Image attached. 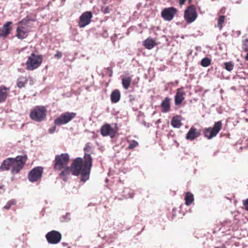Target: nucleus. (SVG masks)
I'll list each match as a JSON object with an SVG mask.
<instances>
[{
  "instance_id": "20",
  "label": "nucleus",
  "mask_w": 248,
  "mask_h": 248,
  "mask_svg": "<svg viewBox=\"0 0 248 248\" xmlns=\"http://www.w3.org/2000/svg\"><path fill=\"white\" fill-rule=\"evenodd\" d=\"M28 80V77L20 76L17 79L16 85L19 88H24L25 87Z\"/></svg>"
},
{
  "instance_id": "24",
  "label": "nucleus",
  "mask_w": 248,
  "mask_h": 248,
  "mask_svg": "<svg viewBox=\"0 0 248 248\" xmlns=\"http://www.w3.org/2000/svg\"><path fill=\"white\" fill-rule=\"evenodd\" d=\"M121 94L120 91L116 89L114 90L111 93L110 99L112 103H116L120 99Z\"/></svg>"
},
{
  "instance_id": "4",
  "label": "nucleus",
  "mask_w": 248,
  "mask_h": 248,
  "mask_svg": "<svg viewBox=\"0 0 248 248\" xmlns=\"http://www.w3.org/2000/svg\"><path fill=\"white\" fill-rule=\"evenodd\" d=\"M34 20V19H31L30 17L28 16L19 21L16 29V37L21 39L26 38L28 35V23L30 21Z\"/></svg>"
},
{
  "instance_id": "22",
  "label": "nucleus",
  "mask_w": 248,
  "mask_h": 248,
  "mask_svg": "<svg viewBox=\"0 0 248 248\" xmlns=\"http://www.w3.org/2000/svg\"><path fill=\"white\" fill-rule=\"evenodd\" d=\"M182 118L180 115H176L174 116L171 120V124L174 128H179L182 125L181 121Z\"/></svg>"
},
{
  "instance_id": "42",
  "label": "nucleus",
  "mask_w": 248,
  "mask_h": 248,
  "mask_svg": "<svg viewBox=\"0 0 248 248\" xmlns=\"http://www.w3.org/2000/svg\"><path fill=\"white\" fill-rule=\"evenodd\" d=\"M218 248V247H217V248Z\"/></svg>"
},
{
  "instance_id": "39",
  "label": "nucleus",
  "mask_w": 248,
  "mask_h": 248,
  "mask_svg": "<svg viewBox=\"0 0 248 248\" xmlns=\"http://www.w3.org/2000/svg\"><path fill=\"white\" fill-rule=\"evenodd\" d=\"M186 0H179V4L181 5L184 4Z\"/></svg>"
},
{
  "instance_id": "11",
  "label": "nucleus",
  "mask_w": 248,
  "mask_h": 248,
  "mask_svg": "<svg viewBox=\"0 0 248 248\" xmlns=\"http://www.w3.org/2000/svg\"><path fill=\"white\" fill-rule=\"evenodd\" d=\"M46 238L49 244H57L61 241L62 234L60 232L53 230L46 233Z\"/></svg>"
},
{
  "instance_id": "18",
  "label": "nucleus",
  "mask_w": 248,
  "mask_h": 248,
  "mask_svg": "<svg viewBox=\"0 0 248 248\" xmlns=\"http://www.w3.org/2000/svg\"><path fill=\"white\" fill-rule=\"evenodd\" d=\"M10 93V88L4 85L0 86V103L6 101Z\"/></svg>"
},
{
  "instance_id": "17",
  "label": "nucleus",
  "mask_w": 248,
  "mask_h": 248,
  "mask_svg": "<svg viewBox=\"0 0 248 248\" xmlns=\"http://www.w3.org/2000/svg\"><path fill=\"white\" fill-rule=\"evenodd\" d=\"M186 93L182 88L177 89L176 95L174 97V103L176 106H180L185 99Z\"/></svg>"
},
{
  "instance_id": "23",
  "label": "nucleus",
  "mask_w": 248,
  "mask_h": 248,
  "mask_svg": "<svg viewBox=\"0 0 248 248\" xmlns=\"http://www.w3.org/2000/svg\"><path fill=\"white\" fill-rule=\"evenodd\" d=\"M156 45L155 40L152 38H147L143 41V46L148 49H151Z\"/></svg>"
},
{
  "instance_id": "27",
  "label": "nucleus",
  "mask_w": 248,
  "mask_h": 248,
  "mask_svg": "<svg viewBox=\"0 0 248 248\" xmlns=\"http://www.w3.org/2000/svg\"><path fill=\"white\" fill-rule=\"evenodd\" d=\"M226 17L225 16H219L217 19V27L221 30L223 28V24L225 21Z\"/></svg>"
},
{
  "instance_id": "31",
  "label": "nucleus",
  "mask_w": 248,
  "mask_h": 248,
  "mask_svg": "<svg viewBox=\"0 0 248 248\" xmlns=\"http://www.w3.org/2000/svg\"><path fill=\"white\" fill-rule=\"evenodd\" d=\"M16 203V201L15 200H12L8 202L7 204L4 206V208L8 210L10 208L12 205H15Z\"/></svg>"
},
{
  "instance_id": "30",
  "label": "nucleus",
  "mask_w": 248,
  "mask_h": 248,
  "mask_svg": "<svg viewBox=\"0 0 248 248\" xmlns=\"http://www.w3.org/2000/svg\"><path fill=\"white\" fill-rule=\"evenodd\" d=\"M225 69L228 71H231L234 67L233 64L232 62H227L224 63Z\"/></svg>"
},
{
  "instance_id": "15",
  "label": "nucleus",
  "mask_w": 248,
  "mask_h": 248,
  "mask_svg": "<svg viewBox=\"0 0 248 248\" xmlns=\"http://www.w3.org/2000/svg\"><path fill=\"white\" fill-rule=\"evenodd\" d=\"M201 135L200 130H198L194 126H191L186 136V139L192 141L198 138Z\"/></svg>"
},
{
  "instance_id": "10",
  "label": "nucleus",
  "mask_w": 248,
  "mask_h": 248,
  "mask_svg": "<svg viewBox=\"0 0 248 248\" xmlns=\"http://www.w3.org/2000/svg\"><path fill=\"white\" fill-rule=\"evenodd\" d=\"M43 173V168L36 167L32 169L28 174L29 180L31 182H35L40 180Z\"/></svg>"
},
{
  "instance_id": "2",
  "label": "nucleus",
  "mask_w": 248,
  "mask_h": 248,
  "mask_svg": "<svg viewBox=\"0 0 248 248\" xmlns=\"http://www.w3.org/2000/svg\"><path fill=\"white\" fill-rule=\"evenodd\" d=\"M27 159V155H17L15 158L9 157L3 161L1 167L7 170L11 168V173L17 174L23 169Z\"/></svg>"
},
{
  "instance_id": "34",
  "label": "nucleus",
  "mask_w": 248,
  "mask_h": 248,
  "mask_svg": "<svg viewBox=\"0 0 248 248\" xmlns=\"http://www.w3.org/2000/svg\"><path fill=\"white\" fill-rule=\"evenodd\" d=\"M243 204L244 209L248 211V199L243 201Z\"/></svg>"
},
{
  "instance_id": "16",
  "label": "nucleus",
  "mask_w": 248,
  "mask_h": 248,
  "mask_svg": "<svg viewBox=\"0 0 248 248\" xmlns=\"http://www.w3.org/2000/svg\"><path fill=\"white\" fill-rule=\"evenodd\" d=\"M12 22L8 21L4 24L1 28H0V37L5 38L10 34L12 30Z\"/></svg>"
},
{
  "instance_id": "33",
  "label": "nucleus",
  "mask_w": 248,
  "mask_h": 248,
  "mask_svg": "<svg viewBox=\"0 0 248 248\" xmlns=\"http://www.w3.org/2000/svg\"><path fill=\"white\" fill-rule=\"evenodd\" d=\"M102 11L104 14L109 13L110 9L108 6L103 7L102 8Z\"/></svg>"
},
{
  "instance_id": "13",
  "label": "nucleus",
  "mask_w": 248,
  "mask_h": 248,
  "mask_svg": "<svg viewBox=\"0 0 248 248\" xmlns=\"http://www.w3.org/2000/svg\"><path fill=\"white\" fill-rule=\"evenodd\" d=\"M93 14L91 12L87 11L84 12L80 16L78 21V26L80 28H84L90 24Z\"/></svg>"
},
{
  "instance_id": "8",
  "label": "nucleus",
  "mask_w": 248,
  "mask_h": 248,
  "mask_svg": "<svg viewBox=\"0 0 248 248\" xmlns=\"http://www.w3.org/2000/svg\"><path fill=\"white\" fill-rule=\"evenodd\" d=\"M76 115L77 114L75 112H65L57 118L54 120V123L55 125L58 126L65 124L74 119Z\"/></svg>"
},
{
  "instance_id": "35",
  "label": "nucleus",
  "mask_w": 248,
  "mask_h": 248,
  "mask_svg": "<svg viewBox=\"0 0 248 248\" xmlns=\"http://www.w3.org/2000/svg\"><path fill=\"white\" fill-rule=\"evenodd\" d=\"M54 57L57 59H60L62 57V54L60 51H58L55 54Z\"/></svg>"
},
{
  "instance_id": "29",
  "label": "nucleus",
  "mask_w": 248,
  "mask_h": 248,
  "mask_svg": "<svg viewBox=\"0 0 248 248\" xmlns=\"http://www.w3.org/2000/svg\"><path fill=\"white\" fill-rule=\"evenodd\" d=\"M128 142L129 143V145L128 147V149L129 150L133 149L139 145L138 142L135 140H128Z\"/></svg>"
},
{
  "instance_id": "9",
  "label": "nucleus",
  "mask_w": 248,
  "mask_h": 248,
  "mask_svg": "<svg viewBox=\"0 0 248 248\" xmlns=\"http://www.w3.org/2000/svg\"><path fill=\"white\" fill-rule=\"evenodd\" d=\"M196 7L194 5L188 6L184 11V17L188 24L193 22L198 17Z\"/></svg>"
},
{
  "instance_id": "36",
  "label": "nucleus",
  "mask_w": 248,
  "mask_h": 248,
  "mask_svg": "<svg viewBox=\"0 0 248 248\" xmlns=\"http://www.w3.org/2000/svg\"><path fill=\"white\" fill-rule=\"evenodd\" d=\"M106 70L108 71V72L109 73L108 75L109 77H111L112 76V69L110 67H108Z\"/></svg>"
},
{
  "instance_id": "26",
  "label": "nucleus",
  "mask_w": 248,
  "mask_h": 248,
  "mask_svg": "<svg viewBox=\"0 0 248 248\" xmlns=\"http://www.w3.org/2000/svg\"><path fill=\"white\" fill-rule=\"evenodd\" d=\"M123 196L125 198H133L134 193L128 188H125L123 191Z\"/></svg>"
},
{
  "instance_id": "25",
  "label": "nucleus",
  "mask_w": 248,
  "mask_h": 248,
  "mask_svg": "<svg viewBox=\"0 0 248 248\" xmlns=\"http://www.w3.org/2000/svg\"><path fill=\"white\" fill-rule=\"evenodd\" d=\"M185 204L186 205H190L194 201L193 195L189 192H186V196L185 197Z\"/></svg>"
},
{
  "instance_id": "38",
  "label": "nucleus",
  "mask_w": 248,
  "mask_h": 248,
  "mask_svg": "<svg viewBox=\"0 0 248 248\" xmlns=\"http://www.w3.org/2000/svg\"><path fill=\"white\" fill-rule=\"evenodd\" d=\"M55 130H56V127L52 126L51 128L49 129L48 131L50 133L52 134L55 131Z\"/></svg>"
},
{
  "instance_id": "41",
  "label": "nucleus",
  "mask_w": 248,
  "mask_h": 248,
  "mask_svg": "<svg viewBox=\"0 0 248 248\" xmlns=\"http://www.w3.org/2000/svg\"><path fill=\"white\" fill-rule=\"evenodd\" d=\"M221 248H226L225 246H223L222 247H221Z\"/></svg>"
},
{
  "instance_id": "32",
  "label": "nucleus",
  "mask_w": 248,
  "mask_h": 248,
  "mask_svg": "<svg viewBox=\"0 0 248 248\" xmlns=\"http://www.w3.org/2000/svg\"><path fill=\"white\" fill-rule=\"evenodd\" d=\"M242 48L245 51H248V39L247 38L243 41Z\"/></svg>"
},
{
  "instance_id": "40",
  "label": "nucleus",
  "mask_w": 248,
  "mask_h": 248,
  "mask_svg": "<svg viewBox=\"0 0 248 248\" xmlns=\"http://www.w3.org/2000/svg\"><path fill=\"white\" fill-rule=\"evenodd\" d=\"M245 58L246 61H248V53L246 54Z\"/></svg>"
},
{
  "instance_id": "28",
  "label": "nucleus",
  "mask_w": 248,
  "mask_h": 248,
  "mask_svg": "<svg viewBox=\"0 0 248 248\" xmlns=\"http://www.w3.org/2000/svg\"><path fill=\"white\" fill-rule=\"evenodd\" d=\"M211 63V60L207 57L204 58L201 61V64L202 66L206 67L209 66Z\"/></svg>"
},
{
  "instance_id": "14",
  "label": "nucleus",
  "mask_w": 248,
  "mask_h": 248,
  "mask_svg": "<svg viewBox=\"0 0 248 248\" xmlns=\"http://www.w3.org/2000/svg\"><path fill=\"white\" fill-rule=\"evenodd\" d=\"M116 132L117 130L107 123L103 124L100 129V133L103 137L109 136L111 138H113L115 136Z\"/></svg>"
},
{
  "instance_id": "19",
  "label": "nucleus",
  "mask_w": 248,
  "mask_h": 248,
  "mask_svg": "<svg viewBox=\"0 0 248 248\" xmlns=\"http://www.w3.org/2000/svg\"><path fill=\"white\" fill-rule=\"evenodd\" d=\"M132 76L129 74L125 75L122 78V84L124 89H128L131 84Z\"/></svg>"
},
{
  "instance_id": "1",
  "label": "nucleus",
  "mask_w": 248,
  "mask_h": 248,
  "mask_svg": "<svg viewBox=\"0 0 248 248\" xmlns=\"http://www.w3.org/2000/svg\"><path fill=\"white\" fill-rule=\"evenodd\" d=\"M93 166V158L90 154L85 153L83 158L77 157L73 160L70 167L62 168L59 176L64 181H66L71 173L74 176L80 175V181L85 183L89 179Z\"/></svg>"
},
{
  "instance_id": "37",
  "label": "nucleus",
  "mask_w": 248,
  "mask_h": 248,
  "mask_svg": "<svg viewBox=\"0 0 248 248\" xmlns=\"http://www.w3.org/2000/svg\"><path fill=\"white\" fill-rule=\"evenodd\" d=\"M91 147L89 145H86L85 147L84 148V151L85 152H90Z\"/></svg>"
},
{
  "instance_id": "5",
  "label": "nucleus",
  "mask_w": 248,
  "mask_h": 248,
  "mask_svg": "<svg viewBox=\"0 0 248 248\" xmlns=\"http://www.w3.org/2000/svg\"><path fill=\"white\" fill-rule=\"evenodd\" d=\"M69 161L70 156L67 153L56 155L53 161V169L55 170H61L67 166Z\"/></svg>"
},
{
  "instance_id": "3",
  "label": "nucleus",
  "mask_w": 248,
  "mask_h": 248,
  "mask_svg": "<svg viewBox=\"0 0 248 248\" xmlns=\"http://www.w3.org/2000/svg\"><path fill=\"white\" fill-rule=\"evenodd\" d=\"M47 110L45 107L37 106L31 109L30 113L31 119L37 122H41L46 118Z\"/></svg>"
},
{
  "instance_id": "12",
  "label": "nucleus",
  "mask_w": 248,
  "mask_h": 248,
  "mask_svg": "<svg viewBox=\"0 0 248 248\" xmlns=\"http://www.w3.org/2000/svg\"><path fill=\"white\" fill-rule=\"evenodd\" d=\"M177 13L176 8L170 7L164 8L161 13L162 17L166 21L171 20Z\"/></svg>"
},
{
  "instance_id": "21",
  "label": "nucleus",
  "mask_w": 248,
  "mask_h": 248,
  "mask_svg": "<svg viewBox=\"0 0 248 248\" xmlns=\"http://www.w3.org/2000/svg\"><path fill=\"white\" fill-rule=\"evenodd\" d=\"M170 98L166 97L164 100L162 101L161 104L162 108V111L164 113L167 112L170 110Z\"/></svg>"
},
{
  "instance_id": "7",
  "label": "nucleus",
  "mask_w": 248,
  "mask_h": 248,
  "mask_svg": "<svg viewBox=\"0 0 248 248\" xmlns=\"http://www.w3.org/2000/svg\"><path fill=\"white\" fill-rule=\"evenodd\" d=\"M222 122L219 121L216 122L213 127L205 128L203 131L204 137L208 140L212 139L217 135L222 129Z\"/></svg>"
},
{
  "instance_id": "6",
  "label": "nucleus",
  "mask_w": 248,
  "mask_h": 248,
  "mask_svg": "<svg viewBox=\"0 0 248 248\" xmlns=\"http://www.w3.org/2000/svg\"><path fill=\"white\" fill-rule=\"evenodd\" d=\"M43 62V58L41 55H36L32 53L28 57L26 62V69L27 70L32 71L38 68Z\"/></svg>"
}]
</instances>
